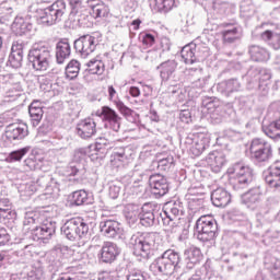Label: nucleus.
Wrapping results in <instances>:
<instances>
[{
  "mask_svg": "<svg viewBox=\"0 0 280 280\" xmlns=\"http://www.w3.org/2000/svg\"><path fill=\"white\" fill-rule=\"evenodd\" d=\"M262 27H267L260 33V40L267 43L273 49H280V33L277 32V24L262 23Z\"/></svg>",
  "mask_w": 280,
  "mask_h": 280,
  "instance_id": "2eb2a0df",
  "label": "nucleus"
},
{
  "mask_svg": "<svg viewBox=\"0 0 280 280\" xmlns=\"http://www.w3.org/2000/svg\"><path fill=\"white\" fill-rule=\"evenodd\" d=\"M24 165L28 167V170H36V161H34V159L32 158H27L24 161Z\"/></svg>",
  "mask_w": 280,
  "mask_h": 280,
  "instance_id": "0e129e2a",
  "label": "nucleus"
},
{
  "mask_svg": "<svg viewBox=\"0 0 280 280\" xmlns=\"http://www.w3.org/2000/svg\"><path fill=\"white\" fill-rule=\"evenodd\" d=\"M248 54L254 62H268L270 60V51L259 45L249 46Z\"/></svg>",
  "mask_w": 280,
  "mask_h": 280,
  "instance_id": "72a5a7b5",
  "label": "nucleus"
},
{
  "mask_svg": "<svg viewBox=\"0 0 280 280\" xmlns=\"http://www.w3.org/2000/svg\"><path fill=\"white\" fill-rule=\"evenodd\" d=\"M155 8L158 12L167 14V12L176 8V0H155Z\"/></svg>",
  "mask_w": 280,
  "mask_h": 280,
  "instance_id": "49530a36",
  "label": "nucleus"
},
{
  "mask_svg": "<svg viewBox=\"0 0 280 280\" xmlns=\"http://www.w3.org/2000/svg\"><path fill=\"white\" fill-rule=\"evenodd\" d=\"M71 56V44L69 39H61L56 45V60L58 65H63L65 60Z\"/></svg>",
  "mask_w": 280,
  "mask_h": 280,
  "instance_id": "c756f323",
  "label": "nucleus"
},
{
  "mask_svg": "<svg viewBox=\"0 0 280 280\" xmlns=\"http://www.w3.org/2000/svg\"><path fill=\"white\" fill-rule=\"evenodd\" d=\"M61 233L70 240L75 242V240H83L89 234V224L84 222V219L77 217L70 220H67L61 226Z\"/></svg>",
  "mask_w": 280,
  "mask_h": 280,
  "instance_id": "423d86ee",
  "label": "nucleus"
},
{
  "mask_svg": "<svg viewBox=\"0 0 280 280\" xmlns=\"http://www.w3.org/2000/svg\"><path fill=\"white\" fill-rule=\"evenodd\" d=\"M32 224H36V217H34V213L28 212L24 219V226H30Z\"/></svg>",
  "mask_w": 280,
  "mask_h": 280,
  "instance_id": "e2e57ef3",
  "label": "nucleus"
},
{
  "mask_svg": "<svg viewBox=\"0 0 280 280\" xmlns=\"http://www.w3.org/2000/svg\"><path fill=\"white\" fill-rule=\"evenodd\" d=\"M270 272L275 279H280V260L279 259L271 262Z\"/></svg>",
  "mask_w": 280,
  "mask_h": 280,
  "instance_id": "13d9d810",
  "label": "nucleus"
},
{
  "mask_svg": "<svg viewBox=\"0 0 280 280\" xmlns=\"http://www.w3.org/2000/svg\"><path fill=\"white\" fill-rule=\"evenodd\" d=\"M38 191V186L34 183H26L20 186V194L21 196H25L26 198H30V196H34Z\"/></svg>",
  "mask_w": 280,
  "mask_h": 280,
  "instance_id": "09e8293b",
  "label": "nucleus"
},
{
  "mask_svg": "<svg viewBox=\"0 0 280 280\" xmlns=\"http://www.w3.org/2000/svg\"><path fill=\"white\" fill-rule=\"evenodd\" d=\"M178 63L175 60H167L158 66V71H160V78L162 82H168L170 78L174 75Z\"/></svg>",
  "mask_w": 280,
  "mask_h": 280,
  "instance_id": "7c9ffc66",
  "label": "nucleus"
},
{
  "mask_svg": "<svg viewBox=\"0 0 280 280\" xmlns=\"http://www.w3.org/2000/svg\"><path fill=\"white\" fill-rule=\"evenodd\" d=\"M180 254L174 249L165 250L151 266L162 275H172L176 270H180Z\"/></svg>",
  "mask_w": 280,
  "mask_h": 280,
  "instance_id": "20e7f679",
  "label": "nucleus"
},
{
  "mask_svg": "<svg viewBox=\"0 0 280 280\" xmlns=\"http://www.w3.org/2000/svg\"><path fill=\"white\" fill-rule=\"evenodd\" d=\"M0 218L3 220H16V210L8 198L0 199Z\"/></svg>",
  "mask_w": 280,
  "mask_h": 280,
  "instance_id": "c9c22d12",
  "label": "nucleus"
},
{
  "mask_svg": "<svg viewBox=\"0 0 280 280\" xmlns=\"http://www.w3.org/2000/svg\"><path fill=\"white\" fill-rule=\"evenodd\" d=\"M119 247L112 242H105L101 249V261L104 264H113L119 257Z\"/></svg>",
  "mask_w": 280,
  "mask_h": 280,
  "instance_id": "393cba45",
  "label": "nucleus"
},
{
  "mask_svg": "<svg viewBox=\"0 0 280 280\" xmlns=\"http://www.w3.org/2000/svg\"><path fill=\"white\" fill-rule=\"evenodd\" d=\"M223 43H235V40H240L242 38V27L232 26L231 28L224 30L222 32Z\"/></svg>",
  "mask_w": 280,
  "mask_h": 280,
  "instance_id": "4c0bfd02",
  "label": "nucleus"
},
{
  "mask_svg": "<svg viewBox=\"0 0 280 280\" xmlns=\"http://www.w3.org/2000/svg\"><path fill=\"white\" fill-rule=\"evenodd\" d=\"M104 124L106 130H112L115 133L119 132L121 128V118L115 109L104 106L102 107L101 114L98 115Z\"/></svg>",
  "mask_w": 280,
  "mask_h": 280,
  "instance_id": "f8f14e48",
  "label": "nucleus"
},
{
  "mask_svg": "<svg viewBox=\"0 0 280 280\" xmlns=\"http://www.w3.org/2000/svg\"><path fill=\"white\" fill-rule=\"evenodd\" d=\"M19 259V252L8 249L0 252V268L7 264H14Z\"/></svg>",
  "mask_w": 280,
  "mask_h": 280,
  "instance_id": "37998d69",
  "label": "nucleus"
},
{
  "mask_svg": "<svg viewBox=\"0 0 280 280\" xmlns=\"http://www.w3.org/2000/svg\"><path fill=\"white\" fill-rule=\"evenodd\" d=\"M77 135L81 139H91L97 135V122L95 118H85L78 122Z\"/></svg>",
  "mask_w": 280,
  "mask_h": 280,
  "instance_id": "dca6fc26",
  "label": "nucleus"
},
{
  "mask_svg": "<svg viewBox=\"0 0 280 280\" xmlns=\"http://www.w3.org/2000/svg\"><path fill=\"white\" fill-rule=\"evenodd\" d=\"M184 143L186 150H188L192 156H200V154L207 150L209 143H211V138L206 133H195L188 136Z\"/></svg>",
  "mask_w": 280,
  "mask_h": 280,
  "instance_id": "1a4fd4ad",
  "label": "nucleus"
},
{
  "mask_svg": "<svg viewBox=\"0 0 280 280\" xmlns=\"http://www.w3.org/2000/svg\"><path fill=\"white\" fill-rule=\"evenodd\" d=\"M250 159L257 163H266L272 156V145L261 138H255L249 145Z\"/></svg>",
  "mask_w": 280,
  "mask_h": 280,
  "instance_id": "6e6552de",
  "label": "nucleus"
},
{
  "mask_svg": "<svg viewBox=\"0 0 280 280\" xmlns=\"http://www.w3.org/2000/svg\"><path fill=\"white\" fill-rule=\"evenodd\" d=\"M108 93V100L109 102H114V104H117L119 101V95L117 94V90L113 85H108L107 88Z\"/></svg>",
  "mask_w": 280,
  "mask_h": 280,
  "instance_id": "4d7b16f0",
  "label": "nucleus"
},
{
  "mask_svg": "<svg viewBox=\"0 0 280 280\" xmlns=\"http://www.w3.org/2000/svg\"><path fill=\"white\" fill-rule=\"evenodd\" d=\"M67 12V2L65 0H57L48 8L39 10L38 21L42 25H56L62 21V16Z\"/></svg>",
  "mask_w": 280,
  "mask_h": 280,
  "instance_id": "39448f33",
  "label": "nucleus"
},
{
  "mask_svg": "<svg viewBox=\"0 0 280 280\" xmlns=\"http://www.w3.org/2000/svg\"><path fill=\"white\" fill-rule=\"evenodd\" d=\"M113 143H115V138L113 137H100L95 142L96 152H102V150H106V148H112Z\"/></svg>",
  "mask_w": 280,
  "mask_h": 280,
  "instance_id": "de8ad7c7",
  "label": "nucleus"
},
{
  "mask_svg": "<svg viewBox=\"0 0 280 280\" xmlns=\"http://www.w3.org/2000/svg\"><path fill=\"white\" fill-rule=\"evenodd\" d=\"M28 113L31 117L32 125L34 127L38 126L43 119V115L45 112H43V102L39 100H35L31 103L28 106Z\"/></svg>",
  "mask_w": 280,
  "mask_h": 280,
  "instance_id": "2f4dec72",
  "label": "nucleus"
},
{
  "mask_svg": "<svg viewBox=\"0 0 280 280\" xmlns=\"http://www.w3.org/2000/svg\"><path fill=\"white\" fill-rule=\"evenodd\" d=\"M207 82H209L207 78L199 79L196 82V86H199L200 89H205V86H207Z\"/></svg>",
  "mask_w": 280,
  "mask_h": 280,
  "instance_id": "774afa93",
  "label": "nucleus"
},
{
  "mask_svg": "<svg viewBox=\"0 0 280 280\" xmlns=\"http://www.w3.org/2000/svg\"><path fill=\"white\" fill-rule=\"evenodd\" d=\"M218 93L224 95V97H231L233 93H240L242 91V83L237 79H229L217 84Z\"/></svg>",
  "mask_w": 280,
  "mask_h": 280,
  "instance_id": "4be33fe9",
  "label": "nucleus"
},
{
  "mask_svg": "<svg viewBox=\"0 0 280 280\" xmlns=\"http://www.w3.org/2000/svg\"><path fill=\"white\" fill-rule=\"evenodd\" d=\"M11 30L16 36H23L32 32V20L30 18L16 16L11 25Z\"/></svg>",
  "mask_w": 280,
  "mask_h": 280,
  "instance_id": "bb28decb",
  "label": "nucleus"
},
{
  "mask_svg": "<svg viewBox=\"0 0 280 280\" xmlns=\"http://www.w3.org/2000/svg\"><path fill=\"white\" fill-rule=\"evenodd\" d=\"M28 62L34 71H47L51 62V46L44 42L34 44L28 51Z\"/></svg>",
  "mask_w": 280,
  "mask_h": 280,
  "instance_id": "f03ea898",
  "label": "nucleus"
},
{
  "mask_svg": "<svg viewBox=\"0 0 280 280\" xmlns=\"http://www.w3.org/2000/svg\"><path fill=\"white\" fill-rule=\"evenodd\" d=\"M32 150V147L27 145L24 147L22 149L12 151L7 158H5V162L7 163H16L19 161L23 160V156H26L27 154H30V151Z\"/></svg>",
  "mask_w": 280,
  "mask_h": 280,
  "instance_id": "a19ab883",
  "label": "nucleus"
},
{
  "mask_svg": "<svg viewBox=\"0 0 280 280\" xmlns=\"http://www.w3.org/2000/svg\"><path fill=\"white\" fill-rule=\"evenodd\" d=\"M108 12H110V10L104 3H98L92 7V14H94L96 19L108 16Z\"/></svg>",
  "mask_w": 280,
  "mask_h": 280,
  "instance_id": "8fccbe9b",
  "label": "nucleus"
},
{
  "mask_svg": "<svg viewBox=\"0 0 280 280\" xmlns=\"http://www.w3.org/2000/svg\"><path fill=\"white\" fill-rule=\"evenodd\" d=\"M202 106H205V108L208 110H213L220 106V103L213 98H205L202 101Z\"/></svg>",
  "mask_w": 280,
  "mask_h": 280,
  "instance_id": "6e6d98bb",
  "label": "nucleus"
},
{
  "mask_svg": "<svg viewBox=\"0 0 280 280\" xmlns=\"http://www.w3.org/2000/svg\"><path fill=\"white\" fill-rule=\"evenodd\" d=\"M248 75L254 78V82H258V86H268L270 80L272 79V73L266 68H256L248 71Z\"/></svg>",
  "mask_w": 280,
  "mask_h": 280,
  "instance_id": "a878e982",
  "label": "nucleus"
},
{
  "mask_svg": "<svg viewBox=\"0 0 280 280\" xmlns=\"http://www.w3.org/2000/svg\"><path fill=\"white\" fill-rule=\"evenodd\" d=\"M211 201L214 207H228L231 203V194L224 188H217L211 192Z\"/></svg>",
  "mask_w": 280,
  "mask_h": 280,
  "instance_id": "c85d7f7f",
  "label": "nucleus"
},
{
  "mask_svg": "<svg viewBox=\"0 0 280 280\" xmlns=\"http://www.w3.org/2000/svg\"><path fill=\"white\" fill-rule=\"evenodd\" d=\"M149 185L154 196H165L170 191V184L167 178L161 174H153L149 177Z\"/></svg>",
  "mask_w": 280,
  "mask_h": 280,
  "instance_id": "f3484780",
  "label": "nucleus"
},
{
  "mask_svg": "<svg viewBox=\"0 0 280 280\" xmlns=\"http://www.w3.org/2000/svg\"><path fill=\"white\" fill-rule=\"evenodd\" d=\"M126 280H145V275L141 271H135L126 277Z\"/></svg>",
  "mask_w": 280,
  "mask_h": 280,
  "instance_id": "052dcab7",
  "label": "nucleus"
},
{
  "mask_svg": "<svg viewBox=\"0 0 280 280\" xmlns=\"http://www.w3.org/2000/svg\"><path fill=\"white\" fill-rule=\"evenodd\" d=\"M129 94L131 95V97H139V95H141V90H139V88L137 86H131L129 89Z\"/></svg>",
  "mask_w": 280,
  "mask_h": 280,
  "instance_id": "338daca9",
  "label": "nucleus"
},
{
  "mask_svg": "<svg viewBox=\"0 0 280 280\" xmlns=\"http://www.w3.org/2000/svg\"><path fill=\"white\" fill-rule=\"evenodd\" d=\"M120 191H121V187L119 186V182H109L108 183V194L113 200L119 198Z\"/></svg>",
  "mask_w": 280,
  "mask_h": 280,
  "instance_id": "864d4df0",
  "label": "nucleus"
},
{
  "mask_svg": "<svg viewBox=\"0 0 280 280\" xmlns=\"http://www.w3.org/2000/svg\"><path fill=\"white\" fill-rule=\"evenodd\" d=\"M184 257L186 261V268L191 270L196 264H200V261H202V252L196 246H190L185 249Z\"/></svg>",
  "mask_w": 280,
  "mask_h": 280,
  "instance_id": "cd10ccee",
  "label": "nucleus"
},
{
  "mask_svg": "<svg viewBox=\"0 0 280 280\" xmlns=\"http://www.w3.org/2000/svg\"><path fill=\"white\" fill-rule=\"evenodd\" d=\"M242 203L250 211H255L261 202V187H255L243 194L241 197Z\"/></svg>",
  "mask_w": 280,
  "mask_h": 280,
  "instance_id": "a211bd4d",
  "label": "nucleus"
},
{
  "mask_svg": "<svg viewBox=\"0 0 280 280\" xmlns=\"http://www.w3.org/2000/svg\"><path fill=\"white\" fill-rule=\"evenodd\" d=\"M56 233V221L54 219L48 218L45 219L39 226L33 229V240L34 242H46L47 240H51V236Z\"/></svg>",
  "mask_w": 280,
  "mask_h": 280,
  "instance_id": "ddd939ff",
  "label": "nucleus"
},
{
  "mask_svg": "<svg viewBox=\"0 0 280 280\" xmlns=\"http://www.w3.org/2000/svg\"><path fill=\"white\" fill-rule=\"evenodd\" d=\"M69 170L71 176H78L80 174V164H71Z\"/></svg>",
  "mask_w": 280,
  "mask_h": 280,
  "instance_id": "69168bd1",
  "label": "nucleus"
},
{
  "mask_svg": "<svg viewBox=\"0 0 280 280\" xmlns=\"http://www.w3.org/2000/svg\"><path fill=\"white\" fill-rule=\"evenodd\" d=\"M101 232L106 237H115L121 233V229L119 228V222L108 219L101 222Z\"/></svg>",
  "mask_w": 280,
  "mask_h": 280,
  "instance_id": "f704fd0d",
  "label": "nucleus"
},
{
  "mask_svg": "<svg viewBox=\"0 0 280 280\" xmlns=\"http://www.w3.org/2000/svg\"><path fill=\"white\" fill-rule=\"evenodd\" d=\"M156 209H159V205L148 202L144 203L141 208L140 212V224L142 226H153L154 220H156Z\"/></svg>",
  "mask_w": 280,
  "mask_h": 280,
  "instance_id": "6ab92c4d",
  "label": "nucleus"
},
{
  "mask_svg": "<svg viewBox=\"0 0 280 280\" xmlns=\"http://www.w3.org/2000/svg\"><path fill=\"white\" fill-rule=\"evenodd\" d=\"M7 65L12 69H21L23 67V43L13 42Z\"/></svg>",
  "mask_w": 280,
  "mask_h": 280,
  "instance_id": "aec40b11",
  "label": "nucleus"
},
{
  "mask_svg": "<svg viewBox=\"0 0 280 280\" xmlns=\"http://www.w3.org/2000/svg\"><path fill=\"white\" fill-rule=\"evenodd\" d=\"M35 184L37 187H45L47 194H58L60 191V184L50 175L40 176Z\"/></svg>",
  "mask_w": 280,
  "mask_h": 280,
  "instance_id": "473e14b6",
  "label": "nucleus"
},
{
  "mask_svg": "<svg viewBox=\"0 0 280 280\" xmlns=\"http://www.w3.org/2000/svg\"><path fill=\"white\" fill-rule=\"evenodd\" d=\"M80 73V61L71 60L66 67L67 80H75Z\"/></svg>",
  "mask_w": 280,
  "mask_h": 280,
  "instance_id": "a18cd8bd",
  "label": "nucleus"
},
{
  "mask_svg": "<svg viewBox=\"0 0 280 280\" xmlns=\"http://www.w3.org/2000/svg\"><path fill=\"white\" fill-rule=\"evenodd\" d=\"M97 45H100V39L94 35H83L74 40V49L81 58H89L95 51Z\"/></svg>",
  "mask_w": 280,
  "mask_h": 280,
  "instance_id": "9b49d317",
  "label": "nucleus"
},
{
  "mask_svg": "<svg viewBox=\"0 0 280 280\" xmlns=\"http://www.w3.org/2000/svg\"><path fill=\"white\" fill-rule=\"evenodd\" d=\"M180 56L185 65H194L200 58H207L209 56V48L191 43L182 48Z\"/></svg>",
  "mask_w": 280,
  "mask_h": 280,
  "instance_id": "9d476101",
  "label": "nucleus"
},
{
  "mask_svg": "<svg viewBox=\"0 0 280 280\" xmlns=\"http://www.w3.org/2000/svg\"><path fill=\"white\" fill-rule=\"evenodd\" d=\"M133 255L141 259H151L156 252V235L150 232H137L130 237Z\"/></svg>",
  "mask_w": 280,
  "mask_h": 280,
  "instance_id": "f257e3e1",
  "label": "nucleus"
},
{
  "mask_svg": "<svg viewBox=\"0 0 280 280\" xmlns=\"http://www.w3.org/2000/svg\"><path fill=\"white\" fill-rule=\"evenodd\" d=\"M262 132L269 139H280V118L262 125Z\"/></svg>",
  "mask_w": 280,
  "mask_h": 280,
  "instance_id": "e433bc0d",
  "label": "nucleus"
},
{
  "mask_svg": "<svg viewBox=\"0 0 280 280\" xmlns=\"http://www.w3.org/2000/svg\"><path fill=\"white\" fill-rule=\"evenodd\" d=\"M127 159L126 156V152L124 151V149H120L119 152H114L112 154V164L115 167H121V165H124V161Z\"/></svg>",
  "mask_w": 280,
  "mask_h": 280,
  "instance_id": "3c124183",
  "label": "nucleus"
},
{
  "mask_svg": "<svg viewBox=\"0 0 280 280\" xmlns=\"http://www.w3.org/2000/svg\"><path fill=\"white\" fill-rule=\"evenodd\" d=\"M106 67L104 66V61L92 59L88 62V71L92 75H102L104 73Z\"/></svg>",
  "mask_w": 280,
  "mask_h": 280,
  "instance_id": "c03bdc74",
  "label": "nucleus"
},
{
  "mask_svg": "<svg viewBox=\"0 0 280 280\" xmlns=\"http://www.w3.org/2000/svg\"><path fill=\"white\" fill-rule=\"evenodd\" d=\"M10 244V234L5 228L0 226V246H7Z\"/></svg>",
  "mask_w": 280,
  "mask_h": 280,
  "instance_id": "5fc2aeb1",
  "label": "nucleus"
},
{
  "mask_svg": "<svg viewBox=\"0 0 280 280\" xmlns=\"http://www.w3.org/2000/svg\"><path fill=\"white\" fill-rule=\"evenodd\" d=\"M8 139H13L14 141L25 139L27 137V125H18L16 127L9 128L7 131Z\"/></svg>",
  "mask_w": 280,
  "mask_h": 280,
  "instance_id": "ea45409f",
  "label": "nucleus"
},
{
  "mask_svg": "<svg viewBox=\"0 0 280 280\" xmlns=\"http://www.w3.org/2000/svg\"><path fill=\"white\" fill-rule=\"evenodd\" d=\"M179 119L180 121H184V124H189L191 121V113L189 109H184L179 113Z\"/></svg>",
  "mask_w": 280,
  "mask_h": 280,
  "instance_id": "680f3d73",
  "label": "nucleus"
},
{
  "mask_svg": "<svg viewBox=\"0 0 280 280\" xmlns=\"http://www.w3.org/2000/svg\"><path fill=\"white\" fill-rule=\"evenodd\" d=\"M70 202L75 207H82V205H89V192H86L85 190H77L72 192Z\"/></svg>",
  "mask_w": 280,
  "mask_h": 280,
  "instance_id": "79ce46f5",
  "label": "nucleus"
},
{
  "mask_svg": "<svg viewBox=\"0 0 280 280\" xmlns=\"http://www.w3.org/2000/svg\"><path fill=\"white\" fill-rule=\"evenodd\" d=\"M70 5L69 19L77 23L80 27L86 25V14L82 13V0H68Z\"/></svg>",
  "mask_w": 280,
  "mask_h": 280,
  "instance_id": "412c9836",
  "label": "nucleus"
},
{
  "mask_svg": "<svg viewBox=\"0 0 280 280\" xmlns=\"http://www.w3.org/2000/svg\"><path fill=\"white\" fill-rule=\"evenodd\" d=\"M125 218L128 224H136L141 218V210L137 205H128L125 208Z\"/></svg>",
  "mask_w": 280,
  "mask_h": 280,
  "instance_id": "58836bf2",
  "label": "nucleus"
},
{
  "mask_svg": "<svg viewBox=\"0 0 280 280\" xmlns=\"http://www.w3.org/2000/svg\"><path fill=\"white\" fill-rule=\"evenodd\" d=\"M139 40H140V43H142V45H143V47H145V49L152 47V45H154V43H156V38L151 33H141L139 35Z\"/></svg>",
  "mask_w": 280,
  "mask_h": 280,
  "instance_id": "603ef678",
  "label": "nucleus"
},
{
  "mask_svg": "<svg viewBox=\"0 0 280 280\" xmlns=\"http://www.w3.org/2000/svg\"><path fill=\"white\" fill-rule=\"evenodd\" d=\"M116 106H117L119 113H121V115H124L125 117H130V115H132V109H130V107L126 106L124 104V102H121V101L118 102L116 104Z\"/></svg>",
  "mask_w": 280,
  "mask_h": 280,
  "instance_id": "bf43d9fd",
  "label": "nucleus"
},
{
  "mask_svg": "<svg viewBox=\"0 0 280 280\" xmlns=\"http://www.w3.org/2000/svg\"><path fill=\"white\" fill-rule=\"evenodd\" d=\"M228 176H230L234 189H246L253 183V168L238 162L228 168Z\"/></svg>",
  "mask_w": 280,
  "mask_h": 280,
  "instance_id": "7ed1b4c3",
  "label": "nucleus"
},
{
  "mask_svg": "<svg viewBox=\"0 0 280 280\" xmlns=\"http://www.w3.org/2000/svg\"><path fill=\"white\" fill-rule=\"evenodd\" d=\"M265 182L271 189L280 188V161L272 163L265 172Z\"/></svg>",
  "mask_w": 280,
  "mask_h": 280,
  "instance_id": "5701e85b",
  "label": "nucleus"
},
{
  "mask_svg": "<svg viewBox=\"0 0 280 280\" xmlns=\"http://www.w3.org/2000/svg\"><path fill=\"white\" fill-rule=\"evenodd\" d=\"M206 161L212 172L218 174L226 165V155L222 151H212L208 154Z\"/></svg>",
  "mask_w": 280,
  "mask_h": 280,
  "instance_id": "b1692460",
  "label": "nucleus"
},
{
  "mask_svg": "<svg viewBox=\"0 0 280 280\" xmlns=\"http://www.w3.org/2000/svg\"><path fill=\"white\" fill-rule=\"evenodd\" d=\"M197 240L200 242H211L218 235V223L211 215H203L196 222Z\"/></svg>",
  "mask_w": 280,
  "mask_h": 280,
  "instance_id": "0eeeda50",
  "label": "nucleus"
},
{
  "mask_svg": "<svg viewBox=\"0 0 280 280\" xmlns=\"http://www.w3.org/2000/svg\"><path fill=\"white\" fill-rule=\"evenodd\" d=\"M178 215H183V202L180 200L166 202L163 207V213H160V218L166 226H170Z\"/></svg>",
  "mask_w": 280,
  "mask_h": 280,
  "instance_id": "4468645a",
  "label": "nucleus"
}]
</instances>
